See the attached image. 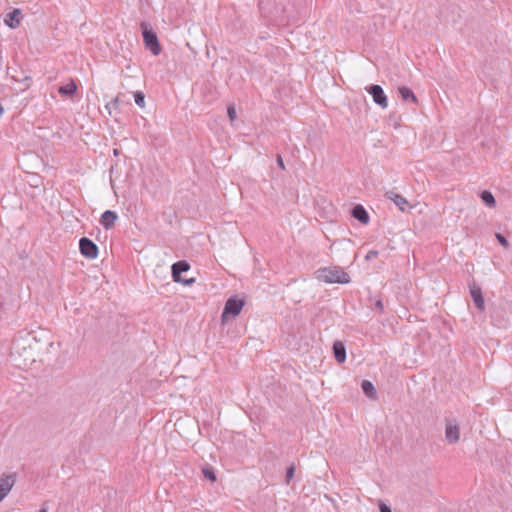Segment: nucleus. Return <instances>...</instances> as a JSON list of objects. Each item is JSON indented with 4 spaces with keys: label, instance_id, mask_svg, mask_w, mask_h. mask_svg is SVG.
<instances>
[{
    "label": "nucleus",
    "instance_id": "1a4fd4ad",
    "mask_svg": "<svg viewBox=\"0 0 512 512\" xmlns=\"http://www.w3.org/2000/svg\"><path fill=\"white\" fill-rule=\"evenodd\" d=\"M78 86L76 82L71 79L67 84L62 85L58 88V92L62 97L73 98L77 93Z\"/></svg>",
    "mask_w": 512,
    "mask_h": 512
},
{
    "label": "nucleus",
    "instance_id": "cd10ccee",
    "mask_svg": "<svg viewBox=\"0 0 512 512\" xmlns=\"http://www.w3.org/2000/svg\"><path fill=\"white\" fill-rule=\"evenodd\" d=\"M277 164L278 166L282 169V170H285V165H284V162H283V159L281 157V155H277Z\"/></svg>",
    "mask_w": 512,
    "mask_h": 512
},
{
    "label": "nucleus",
    "instance_id": "9b49d317",
    "mask_svg": "<svg viewBox=\"0 0 512 512\" xmlns=\"http://www.w3.org/2000/svg\"><path fill=\"white\" fill-rule=\"evenodd\" d=\"M117 218L118 216L114 211L107 210L101 215L100 223L105 229H111Z\"/></svg>",
    "mask_w": 512,
    "mask_h": 512
},
{
    "label": "nucleus",
    "instance_id": "2f4dec72",
    "mask_svg": "<svg viewBox=\"0 0 512 512\" xmlns=\"http://www.w3.org/2000/svg\"><path fill=\"white\" fill-rule=\"evenodd\" d=\"M183 282H184L185 284H191V283H193V282H194V279L192 278V279H190V280H184Z\"/></svg>",
    "mask_w": 512,
    "mask_h": 512
},
{
    "label": "nucleus",
    "instance_id": "c85d7f7f",
    "mask_svg": "<svg viewBox=\"0 0 512 512\" xmlns=\"http://www.w3.org/2000/svg\"><path fill=\"white\" fill-rule=\"evenodd\" d=\"M13 350H14L15 353L20 355V343H19V341H15L13 343Z\"/></svg>",
    "mask_w": 512,
    "mask_h": 512
},
{
    "label": "nucleus",
    "instance_id": "f03ea898",
    "mask_svg": "<svg viewBox=\"0 0 512 512\" xmlns=\"http://www.w3.org/2000/svg\"><path fill=\"white\" fill-rule=\"evenodd\" d=\"M141 28L145 47L149 49L153 55H159L161 52V46L156 33L149 29L145 22L141 23Z\"/></svg>",
    "mask_w": 512,
    "mask_h": 512
},
{
    "label": "nucleus",
    "instance_id": "dca6fc26",
    "mask_svg": "<svg viewBox=\"0 0 512 512\" xmlns=\"http://www.w3.org/2000/svg\"><path fill=\"white\" fill-rule=\"evenodd\" d=\"M399 94L404 101L411 100L413 103L417 104L418 100L413 91L407 87H400Z\"/></svg>",
    "mask_w": 512,
    "mask_h": 512
},
{
    "label": "nucleus",
    "instance_id": "b1692460",
    "mask_svg": "<svg viewBox=\"0 0 512 512\" xmlns=\"http://www.w3.org/2000/svg\"><path fill=\"white\" fill-rule=\"evenodd\" d=\"M496 238L497 240L499 241V243L504 246L505 248H507L509 246V243L507 241V239L502 235V234H496Z\"/></svg>",
    "mask_w": 512,
    "mask_h": 512
},
{
    "label": "nucleus",
    "instance_id": "9d476101",
    "mask_svg": "<svg viewBox=\"0 0 512 512\" xmlns=\"http://www.w3.org/2000/svg\"><path fill=\"white\" fill-rule=\"evenodd\" d=\"M470 294H471V297H472L476 307L480 311H483L484 307H485V302H484V298L482 296L481 288L476 286L475 284L470 286Z\"/></svg>",
    "mask_w": 512,
    "mask_h": 512
},
{
    "label": "nucleus",
    "instance_id": "f8f14e48",
    "mask_svg": "<svg viewBox=\"0 0 512 512\" xmlns=\"http://www.w3.org/2000/svg\"><path fill=\"white\" fill-rule=\"evenodd\" d=\"M20 15L21 11L19 9H14L5 16V24L12 29L17 28L20 25Z\"/></svg>",
    "mask_w": 512,
    "mask_h": 512
},
{
    "label": "nucleus",
    "instance_id": "2eb2a0df",
    "mask_svg": "<svg viewBox=\"0 0 512 512\" xmlns=\"http://www.w3.org/2000/svg\"><path fill=\"white\" fill-rule=\"evenodd\" d=\"M386 195H387V197L389 199H391L396 204V206L399 207V209L401 211H405L406 207L409 205L408 201L406 200V198H404L400 194H397V193H395L393 191H390V192H387Z\"/></svg>",
    "mask_w": 512,
    "mask_h": 512
},
{
    "label": "nucleus",
    "instance_id": "473e14b6",
    "mask_svg": "<svg viewBox=\"0 0 512 512\" xmlns=\"http://www.w3.org/2000/svg\"><path fill=\"white\" fill-rule=\"evenodd\" d=\"M4 113V108L2 105H0V116Z\"/></svg>",
    "mask_w": 512,
    "mask_h": 512
},
{
    "label": "nucleus",
    "instance_id": "423d86ee",
    "mask_svg": "<svg viewBox=\"0 0 512 512\" xmlns=\"http://www.w3.org/2000/svg\"><path fill=\"white\" fill-rule=\"evenodd\" d=\"M79 249L81 254L88 259H95L98 255L97 245L86 237L80 239Z\"/></svg>",
    "mask_w": 512,
    "mask_h": 512
},
{
    "label": "nucleus",
    "instance_id": "aec40b11",
    "mask_svg": "<svg viewBox=\"0 0 512 512\" xmlns=\"http://www.w3.org/2000/svg\"><path fill=\"white\" fill-rule=\"evenodd\" d=\"M134 99H135V103L141 107V108H144L145 107V96L142 92H136L134 94Z\"/></svg>",
    "mask_w": 512,
    "mask_h": 512
},
{
    "label": "nucleus",
    "instance_id": "a211bd4d",
    "mask_svg": "<svg viewBox=\"0 0 512 512\" xmlns=\"http://www.w3.org/2000/svg\"><path fill=\"white\" fill-rule=\"evenodd\" d=\"M362 389H363V392L370 398H374L375 395H376V390L373 386V384L368 381V380H364L362 382Z\"/></svg>",
    "mask_w": 512,
    "mask_h": 512
},
{
    "label": "nucleus",
    "instance_id": "f3484780",
    "mask_svg": "<svg viewBox=\"0 0 512 512\" xmlns=\"http://www.w3.org/2000/svg\"><path fill=\"white\" fill-rule=\"evenodd\" d=\"M480 197L482 201L485 203V205L488 206L489 208H494L496 206V200L490 191H483L480 194Z\"/></svg>",
    "mask_w": 512,
    "mask_h": 512
},
{
    "label": "nucleus",
    "instance_id": "a878e982",
    "mask_svg": "<svg viewBox=\"0 0 512 512\" xmlns=\"http://www.w3.org/2000/svg\"><path fill=\"white\" fill-rule=\"evenodd\" d=\"M374 308L377 309L380 313H382L384 310V304L382 300L377 299L374 303Z\"/></svg>",
    "mask_w": 512,
    "mask_h": 512
},
{
    "label": "nucleus",
    "instance_id": "72a5a7b5",
    "mask_svg": "<svg viewBox=\"0 0 512 512\" xmlns=\"http://www.w3.org/2000/svg\"><path fill=\"white\" fill-rule=\"evenodd\" d=\"M39 512H47L45 508H42Z\"/></svg>",
    "mask_w": 512,
    "mask_h": 512
},
{
    "label": "nucleus",
    "instance_id": "c756f323",
    "mask_svg": "<svg viewBox=\"0 0 512 512\" xmlns=\"http://www.w3.org/2000/svg\"><path fill=\"white\" fill-rule=\"evenodd\" d=\"M23 81L26 83V88H29L30 84H31V77L30 76H25Z\"/></svg>",
    "mask_w": 512,
    "mask_h": 512
},
{
    "label": "nucleus",
    "instance_id": "4be33fe9",
    "mask_svg": "<svg viewBox=\"0 0 512 512\" xmlns=\"http://www.w3.org/2000/svg\"><path fill=\"white\" fill-rule=\"evenodd\" d=\"M227 113H228V117H229L230 121L231 122L235 121V119L237 117V113H236V109L233 105L228 106Z\"/></svg>",
    "mask_w": 512,
    "mask_h": 512
},
{
    "label": "nucleus",
    "instance_id": "6ab92c4d",
    "mask_svg": "<svg viewBox=\"0 0 512 512\" xmlns=\"http://www.w3.org/2000/svg\"><path fill=\"white\" fill-rule=\"evenodd\" d=\"M202 473H203L204 477L209 479L210 481H212V482L216 481V474L212 467H210V466L203 467Z\"/></svg>",
    "mask_w": 512,
    "mask_h": 512
},
{
    "label": "nucleus",
    "instance_id": "bb28decb",
    "mask_svg": "<svg viewBox=\"0 0 512 512\" xmlns=\"http://www.w3.org/2000/svg\"><path fill=\"white\" fill-rule=\"evenodd\" d=\"M379 509H380V512H392V510L390 509L389 506H387L385 503L383 502H380L379 503Z\"/></svg>",
    "mask_w": 512,
    "mask_h": 512
},
{
    "label": "nucleus",
    "instance_id": "39448f33",
    "mask_svg": "<svg viewBox=\"0 0 512 512\" xmlns=\"http://www.w3.org/2000/svg\"><path fill=\"white\" fill-rule=\"evenodd\" d=\"M15 483L16 473L2 474L0 476V502L9 494Z\"/></svg>",
    "mask_w": 512,
    "mask_h": 512
},
{
    "label": "nucleus",
    "instance_id": "4468645a",
    "mask_svg": "<svg viewBox=\"0 0 512 512\" xmlns=\"http://www.w3.org/2000/svg\"><path fill=\"white\" fill-rule=\"evenodd\" d=\"M333 353L338 363H344L346 360V349L342 342L336 341L333 344Z\"/></svg>",
    "mask_w": 512,
    "mask_h": 512
},
{
    "label": "nucleus",
    "instance_id": "0eeeda50",
    "mask_svg": "<svg viewBox=\"0 0 512 512\" xmlns=\"http://www.w3.org/2000/svg\"><path fill=\"white\" fill-rule=\"evenodd\" d=\"M445 439L449 444H456L460 440V427L454 420H447L445 425Z\"/></svg>",
    "mask_w": 512,
    "mask_h": 512
},
{
    "label": "nucleus",
    "instance_id": "5701e85b",
    "mask_svg": "<svg viewBox=\"0 0 512 512\" xmlns=\"http://www.w3.org/2000/svg\"><path fill=\"white\" fill-rule=\"evenodd\" d=\"M24 351H25V358H24V362H34L35 361V358H34V353L32 351V349H29V350H26V348H24Z\"/></svg>",
    "mask_w": 512,
    "mask_h": 512
},
{
    "label": "nucleus",
    "instance_id": "7ed1b4c3",
    "mask_svg": "<svg viewBox=\"0 0 512 512\" xmlns=\"http://www.w3.org/2000/svg\"><path fill=\"white\" fill-rule=\"evenodd\" d=\"M245 302L242 299L237 298H229L224 306V310L222 313V321L225 322L228 315H232L233 317L240 314Z\"/></svg>",
    "mask_w": 512,
    "mask_h": 512
},
{
    "label": "nucleus",
    "instance_id": "ddd939ff",
    "mask_svg": "<svg viewBox=\"0 0 512 512\" xmlns=\"http://www.w3.org/2000/svg\"><path fill=\"white\" fill-rule=\"evenodd\" d=\"M352 216L362 224L369 222V215L362 205H356L352 209Z\"/></svg>",
    "mask_w": 512,
    "mask_h": 512
},
{
    "label": "nucleus",
    "instance_id": "20e7f679",
    "mask_svg": "<svg viewBox=\"0 0 512 512\" xmlns=\"http://www.w3.org/2000/svg\"><path fill=\"white\" fill-rule=\"evenodd\" d=\"M366 91L372 96L373 101L382 109L388 107L387 96L385 95L384 90L380 85L372 84L366 88Z\"/></svg>",
    "mask_w": 512,
    "mask_h": 512
},
{
    "label": "nucleus",
    "instance_id": "6e6552de",
    "mask_svg": "<svg viewBox=\"0 0 512 512\" xmlns=\"http://www.w3.org/2000/svg\"><path fill=\"white\" fill-rule=\"evenodd\" d=\"M171 269L173 280L175 282H181V273L188 271L190 269V265L186 261H178L172 265Z\"/></svg>",
    "mask_w": 512,
    "mask_h": 512
},
{
    "label": "nucleus",
    "instance_id": "412c9836",
    "mask_svg": "<svg viewBox=\"0 0 512 512\" xmlns=\"http://www.w3.org/2000/svg\"><path fill=\"white\" fill-rule=\"evenodd\" d=\"M294 474H295V466L292 464L291 466H289L287 468V471H286V483L287 484H289L290 481L293 479Z\"/></svg>",
    "mask_w": 512,
    "mask_h": 512
},
{
    "label": "nucleus",
    "instance_id": "7c9ffc66",
    "mask_svg": "<svg viewBox=\"0 0 512 512\" xmlns=\"http://www.w3.org/2000/svg\"><path fill=\"white\" fill-rule=\"evenodd\" d=\"M118 102H119V98H118V97H116V98H114V99L111 101V103H110L109 105H112L113 107H117Z\"/></svg>",
    "mask_w": 512,
    "mask_h": 512
},
{
    "label": "nucleus",
    "instance_id": "f257e3e1",
    "mask_svg": "<svg viewBox=\"0 0 512 512\" xmlns=\"http://www.w3.org/2000/svg\"><path fill=\"white\" fill-rule=\"evenodd\" d=\"M317 279L326 283L347 284L350 276L339 266L320 268L316 271Z\"/></svg>",
    "mask_w": 512,
    "mask_h": 512
},
{
    "label": "nucleus",
    "instance_id": "393cba45",
    "mask_svg": "<svg viewBox=\"0 0 512 512\" xmlns=\"http://www.w3.org/2000/svg\"><path fill=\"white\" fill-rule=\"evenodd\" d=\"M379 255V252L377 250H371L369 251L367 254H366V259L367 260H372L374 258H377Z\"/></svg>",
    "mask_w": 512,
    "mask_h": 512
}]
</instances>
